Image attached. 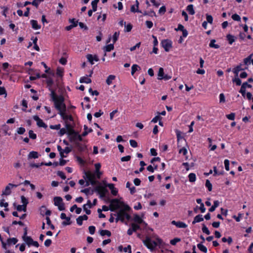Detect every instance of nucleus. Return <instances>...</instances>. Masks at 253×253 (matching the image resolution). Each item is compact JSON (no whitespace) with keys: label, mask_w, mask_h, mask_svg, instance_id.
<instances>
[{"label":"nucleus","mask_w":253,"mask_h":253,"mask_svg":"<svg viewBox=\"0 0 253 253\" xmlns=\"http://www.w3.org/2000/svg\"><path fill=\"white\" fill-rule=\"evenodd\" d=\"M50 91V97L52 101L54 102L55 109L61 112L66 111V106L64 103L65 98L62 95H57L55 90L52 88H49Z\"/></svg>","instance_id":"f257e3e1"},{"label":"nucleus","mask_w":253,"mask_h":253,"mask_svg":"<svg viewBox=\"0 0 253 253\" xmlns=\"http://www.w3.org/2000/svg\"><path fill=\"white\" fill-rule=\"evenodd\" d=\"M130 210V208L128 205H124V209L120 210L118 212L116 222H117L119 220H120L121 222H124L126 211H129Z\"/></svg>","instance_id":"f03ea898"},{"label":"nucleus","mask_w":253,"mask_h":253,"mask_svg":"<svg viewBox=\"0 0 253 253\" xmlns=\"http://www.w3.org/2000/svg\"><path fill=\"white\" fill-rule=\"evenodd\" d=\"M120 205L124 207L125 205L123 202H121L118 199L112 200L110 205V210L113 211L117 209H119L120 208Z\"/></svg>","instance_id":"7ed1b4c3"},{"label":"nucleus","mask_w":253,"mask_h":253,"mask_svg":"<svg viewBox=\"0 0 253 253\" xmlns=\"http://www.w3.org/2000/svg\"><path fill=\"white\" fill-rule=\"evenodd\" d=\"M143 243L148 249L151 250H153L157 246V242L152 240L148 236H147L145 239L143 240Z\"/></svg>","instance_id":"20e7f679"},{"label":"nucleus","mask_w":253,"mask_h":253,"mask_svg":"<svg viewBox=\"0 0 253 253\" xmlns=\"http://www.w3.org/2000/svg\"><path fill=\"white\" fill-rule=\"evenodd\" d=\"M95 192H97L99 194L101 198H104L105 197L106 194L108 192V190L106 188L105 186H103L101 185H99L96 186L94 189Z\"/></svg>","instance_id":"39448f33"},{"label":"nucleus","mask_w":253,"mask_h":253,"mask_svg":"<svg viewBox=\"0 0 253 253\" xmlns=\"http://www.w3.org/2000/svg\"><path fill=\"white\" fill-rule=\"evenodd\" d=\"M162 46L164 48L166 52H169L170 48L172 47V42L171 40L165 39L162 41L161 42Z\"/></svg>","instance_id":"423d86ee"},{"label":"nucleus","mask_w":253,"mask_h":253,"mask_svg":"<svg viewBox=\"0 0 253 253\" xmlns=\"http://www.w3.org/2000/svg\"><path fill=\"white\" fill-rule=\"evenodd\" d=\"M85 176L84 178L86 180L85 186H88L89 185V181L93 178H95V174L92 173L90 171H84Z\"/></svg>","instance_id":"0eeeda50"},{"label":"nucleus","mask_w":253,"mask_h":253,"mask_svg":"<svg viewBox=\"0 0 253 253\" xmlns=\"http://www.w3.org/2000/svg\"><path fill=\"white\" fill-rule=\"evenodd\" d=\"M252 85L251 84H248V82H244L242 84L241 88L239 90V92L241 93L242 95L245 97L246 95V88H251Z\"/></svg>","instance_id":"6e6552de"},{"label":"nucleus","mask_w":253,"mask_h":253,"mask_svg":"<svg viewBox=\"0 0 253 253\" xmlns=\"http://www.w3.org/2000/svg\"><path fill=\"white\" fill-rule=\"evenodd\" d=\"M18 185L17 184H14L12 183H9L6 187L2 191V195H9L11 194V188L13 187H16L18 186Z\"/></svg>","instance_id":"1a4fd4ad"},{"label":"nucleus","mask_w":253,"mask_h":253,"mask_svg":"<svg viewBox=\"0 0 253 253\" xmlns=\"http://www.w3.org/2000/svg\"><path fill=\"white\" fill-rule=\"evenodd\" d=\"M86 58L87 59V61L91 64H94L93 61H98L99 58L96 55H92L91 54H88L86 55Z\"/></svg>","instance_id":"9d476101"},{"label":"nucleus","mask_w":253,"mask_h":253,"mask_svg":"<svg viewBox=\"0 0 253 253\" xmlns=\"http://www.w3.org/2000/svg\"><path fill=\"white\" fill-rule=\"evenodd\" d=\"M59 114L61 116L62 119L63 120H65V122H67V120H69L70 121H73V118L71 115H67L66 114V111H62L61 112H59Z\"/></svg>","instance_id":"9b49d317"},{"label":"nucleus","mask_w":253,"mask_h":253,"mask_svg":"<svg viewBox=\"0 0 253 253\" xmlns=\"http://www.w3.org/2000/svg\"><path fill=\"white\" fill-rule=\"evenodd\" d=\"M40 214L44 216L46 215L47 216L50 215L51 212L50 210H47L46 208L44 206H42L40 209Z\"/></svg>","instance_id":"f8f14e48"},{"label":"nucleus","mask_w":253,"mask_h":253,"mask_svg":"<svg viewBox=\"0 0 253 253\" xmlns=\"http://www.w3.org/2000/svg\"><path fill=\"white\" fill-rule=\"evenodd\" d=\"M171 224L175 225L178 228H185L187 227V225L182 221H176L175 220H172L171 221Z\"/></svg>","instance_id":"ddd939ff"},{"label":"nucleus","mask_w":253,"mask_h":253,"mask_svg":"<svg viewBox=\"0 0 253 253\" xmlns=\"http://www.w3.org/2000/svg\"><path fill=\"white\" fill-rule=\"evenodd\" d=\"M242 63H240L238 65H237L236 67H235L233 69L232 71L234 73V74H235L236 77H238V76L239 72L240 71L244 70L247 69L248 68L247 67H245V68H242Z\"/></svg>","instance_id":"4468645a"},{"label":"nucleus","mask_w":253,"mask_h":253,"mask_svg":"<svg viewBox=\"0 0 253 253\" xmlns=\"http://www.w3.org/2000/svg\"><path fill=\"white\" fill-rule=\"evenodd\" d=\"M65 127L68 135H69L72 133L74 132V131H75V130L73 128V126L67 122H65Z\"/></svg>","instance_id":"2eb2a0df"},{"label":"nucleus","mask_w":253,"mask_h":253,"mask_svg":"<svg viewBox=\"0 0 253 253\" xmlns=\"http://www.w3.org/2000/svg\"><path fill=\"white\" fill-rule=\"evenodd\" d=\"M78 134V132L77 131H74V132L72 133L71 134L68 135L69 139L70 142H74L76 144L77 142V136Z\"/></svg>","instance_id":"dca6fc26"},{"label":"nucleus","mask_w":253,"mask_h":253,"mask_svg":"<svg viewBox=\"0 0 253 253\" xmlns=\"http://www.w3.org/2000/svg\"><path fill=\"white\" fill-rule=\"evenodd\" d=\"M30 23L32 25V28L35 30H39L41 28V25L38 24V21L36 20H31L30 21Z\"/></svg>","instance_id":"f3484780"},{"label":"nucleus","mask_w":253,"mask_h":253,"mask_svg":"<svg viewBox=\"0 0 253 253\" xmlns=\"http://www.w3.org/2000/svg\"><path fill=\"white\" fill-rule=\"evenodd\" d=\"M114 43H110L109 44L107 45L106 46H104V51H105V54L104 55V56L106 55V52H110L112 50H113L114 48Z\"/></svg>","instance_id":"a211bd4d"},{"label":"nucleus","mask_w":253,"mask_h":253,"mask_svg":"<svg viewBox=\"0 0 253 253\" xmlns=\"http://www.w3.org/2000/svg\"><path fill=\"white\" fill-rule=\"evenodd\" d=\"M226 38V40L228 42V43L230 45H232V43L235 41L236 38L235 37V36L231 34L227 35Z\"/></svg>","instance_id":"6ab92c4d"},{"label":"nucleus","mask_w":253,"mask_h":253,"mask_svg":"<svg viewBox=\"0 0 253 253\" xmlns=\"http://www.w3.org/2000/svg\"><path fill=\"white\" fill-rule=\"evenodd\" d=\"M203 220L204 218L203 217V215L202 214H198L194 217V220L192 221V224H194L196 223L200 222Z\"/></svg>","instance_id":"aec40b11"},{"label":"nucleus","mask_w":253,"mask_h":253,"mask_svg":"<svg viewBox=\"0 0 253 253\" xmlns=\"http://www.w3.org/2000/svg\"><path fill=\"white\" fill-rule=\"evenodd\" d=\"M23 240L25 242L28 247L31 246V245L32 244V243L34 241L32 237L30 236L25 237V238L23 239Z\"/></svg>","instance_id":"412c9836"},{"label":"nucleus","mask_w":253,"mask_h":253,"mask_svg":"<svg viewBox=\"0 0 253 253\" xmlns=\"http://www.w3.org/2000/svg\"><path fill=\"white\" fill-rule=\"evenodd\" d=\"M133 220L138 224H140L143 222V219L137 214L134 215Z\"/></svg>","instance_id":"4be33fe9"},{"label":"nucleus","mask_w":253,"mask_h":253,"mask_svg":"<svg viewBox=\"0 0 253 253\" xmlns=\"http://www.w3.org/2000/svg\"><path fill=\"white\" fill-rule=\"evenodd\" d=\"M53 200L54 204L56 206H59L60 204L63 203L62 198L60 197H55Z\"/></svg>","instance_id":"5701e85b"},{"label":"nucleus","mask_w":253,"mask_h":253,"mask_svg":"<svg viewBox=\"0 0 253 253\" xmlns=\"http://www.w3.org/2000/svg\"><path fill=\"white\" fill-rule=\"evenodd\" d=\"M80 82L81 83L89 84L91 83V80L87 77L84 76L80 78Z\"/></svg>","instance_id":"b1692460"},{"label":"nucleus","mask_w":253,"mask_h":253,"mask_svg":"<svg viewBox=\"0 0 253 253\" xmlns=\"http://www.w3.org/2000/svg\"><path fill=\"white\" fill-rule=\"evenodd\" d=\"M99 234L101 236H104L106 235L108 237H110L111 236V232L108 230H100L99 231Z\"/></svg>","instance_id":"393cba45"},{"label":"nucleus","mask_w":253,"mask_h":253,"mask_svg":"<svg viewBox=\"0 0 253 253\" xmlns=\"http://www.w3.org/2000/svg\"><path fill=\"white\" fill-rule=\"evenodd\" d=\"M115 78H116V76L115 75H109L106 79V84L108 85H111L112 83V81L115 80Z\"/></svg>","instance_id":"a878e982"},{"label":"nucleus","mask_w":253,"mask_h":253,"mask_svg":"<svg viewBox=\"0 0 253 253\" xmlns=\"http://www.w3.org/2000/svg\"><path fill=\"white\" fill-rule=\"evenodd\" d=\"M39 157V154L36 151H31L28 155L29 159H37Z\"/></svg>","instance_id":"bb28decb"},{"label":"nucleus","mask_w":253,"mask_h":253,"mask_svg":"<svg viewBox=\"0 0 253 253\" xmlns=\"http://www.w3.org/2000/svg\"><path fill=\"white\" fill-rule=\"evenodd\" d=\"M186 10L190 15H194L195 13L193 4L188 5L186 7Z\"/></svg>","instance_id":"cd10ccee"},{"label":"nucleus","mask_w":253,"mask_h":253,"mask_svg":"<svg viewBox=\"0 0 253 253\" xmlns=\"http://www.w3.org/2000/svg\"><path fill=\"white\" fill-rule=\"evenodd\" d=\"M84 131L82 134V136H85L89 133L93 131V130L91 128H89V130L88 131H87V126L86 125H84Z\"/></svg>","instance_id":"c85d7f7f"},{"label":"nucleus","mask_w":253,"mask_h":253,"mask_svg":"<svg viewBox=\"0 0 253 253\" xmlns=\"http://www.w3.org/2000/svg\"><path fill=\"white\" fill-rule=\"evenodd\" d=\"M197 247L199 250L205 253H206L208 251L207 247L203 245L202 243L197 244Z\"/></svg>","instance_id":"c756f323"},{"label":"nucleus","mask_w":253,"mask_h":253,"mask_svg":"<svg viewBox=\"0 0 253 253\" xmlns=\"http://www.w3.org/2000/svg\"><path fill=\"white\" fill-rule=\"evenodd\" d=\"M253 54H251L248 56L247 58L244 59L243 62L245 65L249 66L251 64V60Z\"/></svg>","instance_id":"7c9ffc66"},{"label":"nucleus","mask_w":253,"mask_h":253,"mask_svg":"<svg viewBox=\"0 0 253 253\" xmlns=\"http://www.w3.org/2000/svg\"><path fill=\"white\" fill-rule=\"evenodd\" d=\"M18 242V240L16 238H9L7 240V244L8 245H15Z\"/></svg>","instance_id":"2f4dec72"},{"label":"nucleus","mask_w":253,"mask_h":253,"mask_svg":"<svg viewBox=\"0 0 253 253\" xmlns=\"http://www.w3.org/2000/svg\"><path fill=\"white\" fill-rule=\"evenodd\" d=\"M189 180L191 182H194L196 180V174L194 173H190L188 175Z\"/></svg>","instance_id":"473e14b6"},{"label":"nucleus","mask_w":253,"mask_h":253,"mask_svg":"<svg viewBox=\"0 0 253 253\" xmlns=\"http://www.w3.org/2000/svg\"><path fill=\"white\" fill-rule=\"evenodd\" d=\"M140 70V67L137 64H133L131 67V74L133 76L138 69Z\"/></svg>","instance_id":"72a5a7b5"},{"label":"nucleus","mask_w":253,"mask_h":253,"mask_svg":"<svg viewBox=\"0 0 253 253\" xmlns=\"http://www.w3.org/2000/svg\"><path fill=\"white\" fill-rule=\"evenodd\" d=\"M215 42L216 41L215 40H211L209 44V46L211 47L214 48L215 49H217V48H219L220 46L218 44H215Z\"/></svg>","instance_id":"f704fd0d"},{"label":"nucleus","mask_w":253,"mask_h":253,"mask_svg":"<svg viewBox=\"0 0 253 253\" xmlns=\"http://www.w3.org/2000/svg\"><path fill=\"white\" fill-rule=\"evenodd\" d=\"M99 0H94L91 2V6L93 12H95L97 10V3L99 2Z\"/></svg>","instance_id":"c9c22d12"},{"label":"nucleus","mask_w":253,"mask_h":253,"mask_svg":"<svg viewBox=\"0 0 253 253\" xmlns=\"http://www.w3.org/2000/svg\"><path fill=\"white\" fill-rule=\"evenodd\" d=\"M119 35H120L119 32H115L114 33V34L113 35V38H112L113 43H115L117 41V40H118V38L119 37Z\"/></svg>","instance_id":"e433bc0d"},{"label":"nucleus","mask_w":253,"mask_h":253,"mask_svg":"<svg viewBox=\"0 0 253 253\" xmlns=\"http://www.w3.org/2000/svg\"><path fill=\"white\" fill-rule=\"evenodd\" d=\"M131 228H132V231L134 232H136L137 230L140 229V225L138 224H136L134 223H132L131 224Z\"/></svg>","instance_id":"4c0bfd02"},{"label":"nucleus","mask_w":253,"mask_h":253,"mask_svg":"<svg viewBox=\"0 0 253 253\" xmlns=\"http://www.w3.org/2000/svg\"><path fill=\"white\" fill-rule=\"evenodd\" d=\"M4 201H5L4 199H2L0 200V206L1 207H5V209H4V210L5 211H8V209H7L6 208L8 207V204L7 202H4Z\"/></svg>","instance_id":"58836bf2"},{"label":"nucleus","mask_w":253,"mask_h":253,"mask_svg":"<svg viewBox=\"0 0 253 253\" xmlns=\"http://www.w3.org/2000/svg\"><path fill=\"white\" fill-rule=\"evenodd\" d=\"M37 124L38 126L41 127H43L46 128L47 127V125L43 122V121L42 119L38 121L37 123Z\"/></svg>","instance_id":"ea45409f"},{"label":"nucleus","mask_w":253,"mask_h":253,"mask_svg":"<svg viewBox=\"0 0 253 253\" xmlns=\"http://www.w3.org/2000/svg\"><path fill=\"white\" fill-rule=\"evenodd\" d=\"M130 11L132 12H137V13H142L141 11L138 9V8L136 7L135 5H132L130 7Z\"/></svg>","instance_id":"a19ab883"},{"label":"nucleus","mask_w":253,"mask_h":253,"mask_svg":"<svg viewBox=\"0 0 253 253\" xmlns=\"http://www.w3.org/2000/svg\"><path fill=\"white\" fill-rule=\"evenodd\" d=\"M202 230L203 233L206 234L207 235H210L211 233L208 227L204 224H203L202 225Z\"/></svg>","instance_id":"79ce46f5"},{"label":"nucleus","mask_w":253,"mask_h":253,"mask_svg":"<svg viewBox=\"0 0 253 253\" xmlns=\"http://www.w3.org/2000/svg\"><path fill=\"white\" fill-rule=\"evenodd\" d=\"M206 187L208 188L209 191H211L212 190V184L210 182V180L207 179L205 183Z\"/></svg>","instance_id":"37998d69"},{"label":"nucleus","mask_w":253,"mask_h":253,"mask_svg":"<svg viewBox=\"0 0 253 253\" xmlns=\"http://www.w3.org/2000/svg\"><path fill=\"white\" fill-rule=\"evenodd\" d=\"M232 81L233 83H235V84L239 86V85H241L242 82H241V80L238 78V77L235 76V78L232 80Z\"/></svg>","instance_id":"c03bdc74"},{"label":"nucleus","mask_w":253,"mask_h":253,"mask_svg":"<svg viewBox=\"0 0 253 253\" xmlns=\"http://www.w3.org/2000/svg\"><path fill=\"white\" fill-rule=\"evenodd\" d=\"M21 202L23 204L22 205H23L24 207H27V205L28 204V200L24 196H22L21 197Z\"/></svg>","instance_id":"a18cd8bd"},{"label":"nucleus","mask_w":253,"mask_h":253,"mask_svg":"<svg viewBox=\"0 0 253 253\" xmlns=\"http://www.w3.org/2000/svg\"><path fill=\"white\" fill-rule=\"evenodd\" d=\"M46 223L47 225L50 226V228L53 230L55 228L54 226L51 223V221L50 220V218L48 216L46 217Z\"/></svg>","instance_id":"49530a36"},{"label":"nucleus","mask_w":253,"mask_h":253,"mask_svg":"<svg viewBox=\"0 0 253 253\" xmlns=\"http://www.w3.org/2000/svg\"><path fill=\"white\" fill-rule=\"evenodd\" d=\"M29 136L31 139H35L37 138V134L34 133L32 130H30L29 131Z\"/></svg>","instance_id":"de8ad7c7"},{"label":"nucleus","mask_w":253,"mask_h":253,"mask_svg":"<svg viewBox=\"0 0 253 253\" xmlns=\"http://www.w3.org/2000/svg\"><path fill=\"white\" fill-rule=\"evenodd\" d=\"M181 239L179 238H174L170 241V243L172 245H175L177 243L180 242Z\"/></svg>","instance_id":"09e8293b"},{"label":"nucleus","mask_w":253,"mask_h":253,"mask_svg":"<svg viewBox=\"0 0 253 253\" xmlns=\"http://www.w3.org/2000/svg\"><path fill=\"white\" fill-rule=\"evenodd\" d=\"M171 76L170 75H169L168 74H166V75H164V76L162 78H158V79L159 80H164L165 81H168V80H170L171 78Z\"/></svg>","instance_id":"8fccbe9b"},{"label":"nucleus","mask_w":253,"mask_h":253,"mask_svg":"<svg viewBox=\"0 0 253 253\" xmlns=\"http://www.w3.org/2000/svg\"><path fill=\"white\" fill-rule=\"evenodd\" d=\"M165 73L164 69L162 67H160L159 69L158 73V78H162L164 76Z\"/></svg>","instance_id":"3c124183"},{"label":"nucleus","mask_w":253,"mask_h":253,"mask_svg":"<svg viewBox=\"0 0 253 253\" xmlns=\"http://www.w3.org/2000/svg\"><path fill=\"white\" fill-rule=\"evenodd\" d=\"M43 166V162L41 163H31L30 165V167L34 168H39L40 167Z\"/></svg>","instance_id":"603ef678"},{"label":"nucleus","mask_w":253,"mask_h":253,"mask_svg":"<svg viewBox=\"0 0 253 253\" xmlns=\"http://www.w3.org/2000/svg\"><path fill=\"white\" fill-rule=\"evenodd\" d=\"M26 207H24L23 205H18L16 209L18 211H24L25 212L26 211Z\"/></svg>","instance_id":"864d4df0"},{"label":"nucleus","mask_w":253,"mask_h":253,"mask_svg":"<svg viewBox=\"0 0 253 253\" xmlns=\"http://www.w3.org/2000/svg\"><path fill=\"white\" fill-rule=\"evenodd\" d=\"M43 0H34L32 2H31V4L37 8L39 6V3Z\"/></svg>","instance_id":"5fc2aeb1"},{"label":"nucleus","mask_w":253,"mask_h":253,"mask_svg":"<svg viewBox=\"0 0 253 253\" xmlns=\"http://www.w3.org/2000/svg\"><path fill=\"white\" fill-rule=\"evenodd\" d=\"M231 17L233 19V20H234V21H241L240 16L236 13L233 14L232 15Z\"/></svg>","instance_id":"6e6d98bb"},{"label":"nucleus","mask_w":253,"mask_h":253,"mask_svg":"<svg viewBox=\"0 0 253 253\" xmlns=\"http://www.w3.org/2000/svg\"><path fill=\"white\" fill-rule=\"evenodd\" d=\"M213 176L222 175L224 171L222 170L219 172H217V170L215 166L213 167Z\"/></svg>","instance_id":"4d7b16f0"},{"label":"nucleus","mask_w":253,"mask_h":253,"mask_svg":"<svg viewBox=\"0 0 253 253\" xmlns=\"http://www.w3.org/2000/svg\"><path fill=\"white\" fill-rule=\"evenodd\" d=\"M225 169L227 171L229 170L230 162L228 160L225 159L224 161Z\"/></svg>","instance_id":"13d9d810"},{"label":"nucleus","mask_w":253,"mask_h":253,"mask_svg":"<svg viewBox=\"0 0 253 253\" xmlns=\"http://www.w3.org/2000/svg\"><path fill=\"white\" fill-rule=\"evenodd\" d=\"M25 128L23 127H18L17 129V132L19 134H23L25 132Z\"/></svg>","instance_id":"bf43d9fd"},{"label":"nucleus","mask_w":253,"mask_h":253,"mask_svg":"<svg viewBox=\"0 0 253 253\" xmlns=\"http://www.w3.org/2000/svg\"><path fill=\"white\" fill-rule=\"evenodd\" d=\"M129 143L130 146L133 148H136L138 146L137 142L133 139H131L129 140Z\"/></svg>","instance_id":"052dcab7"},{"label":"nucleus","mask_w":253,"mask_h":253,"mask_svg":"<svg viewBox=\"0 0 253 253\" xmlns=\"http://www.w3.org/2000/svg\"><path fill=\"white\" fill-rule=\"evenodd\" d=\"M206 19H207V22L208 23H209L210 24H212V23L213 18H212L211 15H209V14H207L206 15Z\"/></svg>","instance_id":"680f3d73"},{"label":"nucleus","mask_w":253,"mask_h":253,"mask_svg":"<svg viewBox=\"0 0 253 253\" xmlns=\"http://www.w3.org/2000/svg\"><path fill=\"white\" fill-rule=\"evenodd\" d=\"M102 172L100 171V170L95 171L93 174H95V177H96L97 178L100 179L102 174Z\"/></svg>","instance_id":"e2e57ef3"},{"label":"nucleus","mask_w":253,"mask_h":253,"mask_svg":"<svg viewBox=\"0 0 253 253\" xmlns=\"http://www.w3.org/2000/svg\"><path fill=\"white\" fill-rule=\"evenodd\" d=\"M235 114L234 113H231L226 115V118L230 120H234L235 119Z\"/></svg>","instance_id":"0e129e2a"},{"label":"nucleus","mask_w":253,"mask_h":253,"mask_svg":"<svg viewBox=\"0 0 253 253\" xmlns=\"http://www.w3.org/2000/svg\"><path fill=\"white\" fill-rule=\"evenodd\" d=\"M132 28V25L130 23H128L125 26V32H129Z\"/></svg>","instance_id":"69168bd1"},{"label":"nucleus","mask_w":253,"mask_h":253,"mask_svg":"<svg viewBox=\"0 0 253 253\" xmlns=\"http://www.w3.org/2000/svg\"><path fill=\"white\" fill-rule=\"evenodd\" d=\"M89 232L90 234L93 235L95 232V227L94 226H90L88 227Z\"/></svg>","instance_id":"338daca9"},{"label":"nucleus","mask_w":253,"mask_h":253,"mask_svg":"<svg viewBox=\"0 0 253 253\" xmlns=\"http://www.w3.org/2000/svg\"><path fill=\"white\" fill-rule=\"evenodd\" d=\"M123 251L125 253H131V246L128 245L127 247L124 248Z\"/></svg>","instance_id":"774afa93"}]
</instances>
